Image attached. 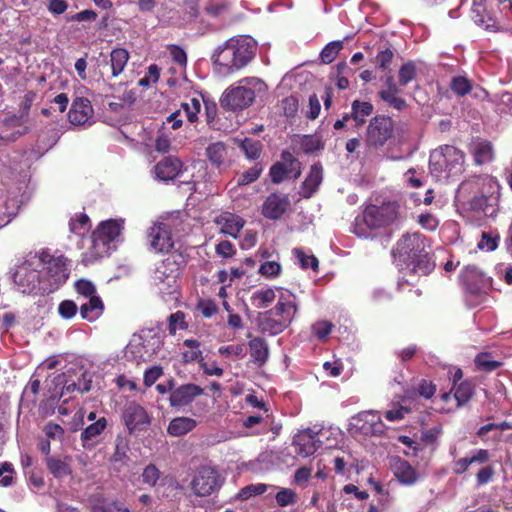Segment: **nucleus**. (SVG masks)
Listing matches in <instances>:
<instances>
[{"label": "nucleus", "instance_id": "f257e3e1", "mask_svg": "<svg viewBox=\"0 0 512 512\" xmlns=\"http://www.w3.org/2000/svg\"><path fill=\"white\" fill-rule=\"evenodd\" d=\"M428 239L419 232L405 233L392 250L395 261L406 265L407 276H426L435 268Z\"/></svg>", "mask_w": 512, "mask_h": 512}, {"label": "nucleus", "instance_id": "f03ea898", "mask_svg": "<svg viewBox=\"0 0 512 512\" xmlns=\"http://www.w3.org/2000/svg\"><path fill=\"white\" fill-rule=\"evenodd\" d=\"M256 43L250 36H238L219 46L213 56L217 72L222 75L233 74L245 67L255 56Z\"/></svg>", "mask_w": 512, "mask_h": 512}, {"label": "nucleus", "instance_id": "7ed1b4c3", "mask_svg": "<svg viewBox=\"0 0 512 512\" xmlns=\"http://www.w3.org/2000/svg\"><path fill=\"white\" fill-rule=\"evenodd\" d=\"M298 300L290 291H281L274 308L265 311L258 318L261 333L276 336L287 329L298 313Z\"/></svg>", "mask_w": 512, "mask_h": 512}, {"label": "nucleus", "instance_id": "20e7f679", "mask_svg": "<svg viewBox=\"0 0 512 512\" xmlns=\"http://www.w3.org/2000/svg\"><path fill=\"white\" fill-rule=\"evenodd\" d=\"M401 204L396 201H384L381 205H368L362 215L355 219L353 232L359 237H368V230L388 227L401 218Z\"/></svg>", "mask_w": 512, "mask_h": 512}, {"label": "nucleus", "instance_id": "39448f33", "mask_svg": "<svg viewBox=\"0 0 512 512\" xmlns=\"http://www.w3.org/2000/svg\"><path fill=\"white\" fill-rule=\"evenodd\" d=\"M464 153L452 145H444L433 150L430 154L429 169L436 177H453L464 170Z\"/></svg>", "mask_w": 512, "mask_h": 512}, {"label": "nucleus", "instance_id": "423d86ee", "mask_svg": "<svg viewBox=\"0 0 512 512\" xmlns=\"http://www.w3.org/2000/svg\"><path fill=\"white\" fill-rule=\"evenodd\" d=\"M165 254L166 257L155 265L151 277L155 285H165L170 288L185 268L187 255L180 249Z\"/></svg>", "mask_w": 512, "mask_h": 512}, {"label": "nucleus", "instance_id": "0eeeda50", "mask_svg": "<svg viewBox=\"0 0 512 512\" xmlns=\"http://www.w3.org/2000/svg\"><path fill=\"white\" fill-rule=\"evenodd\" d=\"M244 85L228 88L220 99L222 108L230 111L243 110L255 100L254 89L263 85L257 78H245L240 81Z\"/></svg>", "mask_w": 512, "mask_h": 512}, {"label": "nucleus", "instance_id": "6e6552de", "mask_svg": "<svg viewBox=\"0 0 512 512\" xmlns=\"http://www.w3.org/2000/svg\"><path fill=\"white\" fill-rule=\"evenodd\" d=\"M395 133L394 120L386 115L372 117L367 125L364 142L367 150L377 151L383 148Z\"/></svg>", "mask_w": 512, "mask_h": 512}, {"label": "nucleus", "instance_id": "1a4fd4ad", "mask_svg": "<svg viewBox=\"0 0 512 512\" xmlns=\"http://www.w3.org/2000/svg\"><path fill=\"white\" fill-rule=\"evenodd\" d=\"M121 421L130 435L146 431L152 422L147 409L136 401H128L121 413Z\"/></svg>", "mask_w": 512, "mask_h": 512}, {"label": "nucleus", "instance_id": "9d476101", "mask_svg": "<svg viewBox=\"0 0 512 512\" xmlns=\"http://www.w3.org/2000/svg\"><path fill=\"white\" fill-rule=\"evenodd\" d=\"M39 258L45 266L47 278L51 286L50 291L57 290L69 278L68 259L63 255H52L48 251H42Z\"/></svg>", "mask_w": 512, "mask_h": 512}, {"label": "nucleus", "instance_id": "9b49d317", "mask_svg": "<svg viewBox=\"0 0 512 512\" xmlns=\"http://www.w3.org/2000/svg\"><path fill=\"white\" fill-rule=\"evenodd\" d=\"M149 248L155 253H167L176 250L172 228L164 222L154 223L147 233Z\"/></svg>", "mask_w": 512, "mask_h": 512}, {"label": "nucleus", "instance_id": "f8f14e48", "mask_svg": "<svg viewBox=\"0 0 512 512\" xmlns=\"http://www.w3.org/2000/svg\"><path fill=\"white\" fill-rule=\"evenodd\" d=\"M290 174L295 179L301 175V162L291 152L284 150L281 153V161L271 166L269 175L272 183L280 184Z\"/></svg>", "mask_w": 512, "mask_h": 512}, {"label": "nucleus", "instance_id": "ddd939ff", "mask_svg": "<svg viewBox=\"0 0 512 512\" xmlns=\"http://www.w3.org/2000/svg\"><path fill=\"white\" fill-rule=\"evenodd\" d=\"M219 487V475L209 466L201 467L191 482V489L200 497L211 495Z\"/></svg>", "mask_w": 512, "mask_h": 512}, {"label": "nucleus", "instance_id": "4468645a", "mask_svg": "<svg viewBox=\"0 0 512 512\" xmlns=\"http://www.w3.org/2000/svg\"><path fill=\"white\" fill-rule=\"evenodd\" d=\"M318 433L310 428L297 433L292 441L295 452L302 457L313 455L321 446V441L317 438Z\"/></svg>", "mask_w": 512, "mask_h": 512}, {"label": "nucleus", "instance_id": "2eb2a0df", "mask_svg": "<svg viewBox=\"0 0 512 512\" xmlns=\"http://www.w3.org/2000/svg\"><path fill=\"white\" fill-rule=\"evenodd\" d=\"M290 201L287 195L271 193L262 204V215L270 220L280 219L287 211Z\"/></svg>", "mask_w": 512, "mask_h": 512}, {"label": "nucleus", "instance_id": "dca6fc26", "mask_svg": "<svg viewBox=\"0 0 512 512\" xmlns=\"http://www.w3.org/2000/svg\"><path fill=\"white\" fill-rule=\"evenodd\" d=\"M203 393L204 389L196 384H183L171 391L169 402L174 408H182L191 404L197 396Z\"/></svg>", "mask_w": 512, "mask_h": 512}, {"label": "nucleus", "instance_id": "f3484780", "mask_svg": "<svg viewBox=\"0 0 512 512\" xmlns=\"http://www.w3.org/2000/svg\"><path fill=\"white\" fill-rule=\"evenodd\" d=\"M121 229L122 225L117 220L110 219L101 222L92 236L94 247L99 244L108 247L120 235Z\"/></svg>", "mask_w": 512, "mask_h": 512}, {"label": "nucleus", "instance_id": "a211bd4d", "mask_svg": "<svg viewBox=\"0 0 512 512\" xmlns=\"http://www.w3.org/2000/svg\"><path fill=\"white\" fill-rule=\"evenodd\" d=\"M183 170V162L175 156H166L154 166L155 177L162 181H172Z\"/></svg>", "mask_w": 512, "mask_h": 512}, {"label": "nucleus", "instance_id": "6ab92c4d", "mask_svg": "<svg viewBox=\"0 0 512 512\" xmlns=\"http://www.w3.org/2000/svg\"><path fill=\"white\" fill-rule=\"evenodd\" d=\"M391 470L398 482L405 486L414 485L419 479L417 470L407 460L398 456L392 458Z\"/></svg>", "mask_w": 512, "mask_h": 512}, {"label": "nucleus", "instance_id": "aec40b11", "mask_svg": "<svg viewBox=\"0 0 512 512\" xmlns=\"http://www.w3.org/2000/svg\"><path fill=\"white\" fill-rule=\"evenodd\" d=\"M94 110L89 99L77 97L73 100L68 118L73 125H84L92 118Z\"/></svg>", "mask_w": 512, "mask_h": 512}, {"label": "nucleus", "instance_id": "412c9836", "mask_svg": "<svg viewBox=\"0 0 512 512\" xmlns=\"http://www.w3.org/2000/svg\"><path fill=\"white\" fill-rule=\"evenodd\" d=\"M323 180V168L320 163L313 164L310 171L302 182L299 195L303 198H311L318 190Z\"/></svg>", "mask_w": 512, "mask_h": 512}, {"label": "nucleus", "instance_id": "4be33fe9", "mask_svg": "<svg viewBox=\"0 0 512 512\" xmlns=\"http://www.w3.org/2000/svg\"><path fill=\"white\" fill-rule=\"evenodd\" d=\"M490 452L487 449H478L471 453V455L465 456L453 462L452 470L456 475H462L468 471L469 466L477 464H485L490 460Z\"/></svg>", "mask_w": 512, "mask_h": 512}, {"label": "nucleus", "instance_id": "5701e85b", "mask_svg": "<svg viewBox=\"0 0 512 512\" xmlns=\"http://www.w3.org/2000/svg\"><path fill=\"white\" fill-rule=\"evenodd\" d=\"M108 426V420L105 417L98 418L95 422L88 425L81 433L80 439L84 448H93L98 443L99 436Z\"/></svg>", "mask_w": 512, "mask_h": 512}, {"label": "nucleus", "instance_id": "b1692460", "mask_svg": "<svg viewBox=\"0 0 512 512\" xmlns=\"http://www.w3.org/2000/svg\"><path fill=\"white\" fill-rule=\"evenodd\" d=\"M460 281L471 294H479L483 287V275L476 266H466L461 274Z\"/></svg>", "mask_w": 512, "mask_h": 512}, {"label": "nucleus", "instance_id": "393cba45", "mask_svg": "<svg viewBox=\"0 0 512 512\" xmlns=\"http://www.w3.org/2000/svg\"><path fill=\"white\" fill-rule=\"evenodd\" d=\"M216 223L220 226V231L223 234L233 238L238 237V234L244 226V221L241 217L229 212L222 213L218 216Z\"/></svg>", "mask_w": 512, "mask_h": 512}, {"label": "nucleus", "instance_id": "a878e982", "mask_svg": "<svg viewBox=\"0 0 512 512\" xmlns=\"http://www.w3.org/2000/svg\"><path fill=\"white\" fill-rule=\"evenodd\" d=\"M252 361L259 367L266 364L269 359V345L262 337H255L248 342Z\"/></svg>", "mask_w": 512, "mask_h": 512}, {"label": "nucleus", "instance_id": "bb28decb", "mask_svg": "<svg viewBox=\"0 0 512 512\" xmlns=\"http://www.w3.org/2000/svg\"><path fill=\"white\" fill-rule=\"evenodd\" d=\"M296 137L297 144L306 155L320 152L325 148V142L319 134L297 135Z\"/></svg>", "mask_w": 512, "mask_h": 512}, {"label": "nucleus", "instance_id": "cd10ccee", "mask_svg": "<svg viewBox=\"0 0 512 512\" xmlns=\"http://www.w3.org/2000/svg\"><path fill=\"white\" fill-rule=\"evenodd\" d=\"M197 425L196 420L190 417H176L173 418L167 428L169 435L174 437L183 436L191 432Z\"/></svg>", "mask_w": 512, "mask_h": 512}, {"label": "nucleus", "instance_id": "c85d7f7f", "mask_svg": "<svg viewBox=\"0 0 512 512\" xmlns=\"http://www.w3.org/2000/svg\"><path fill=\"white\" fill-rule=\"evenodd\" d=\"M352 120L359 128L366 122V118L373 113L374 107L370 102L354 100L351 105Z\"/></svg>", "mask_w": 512, "mask_h": 512}, {"label": "nucleus", "instance_id": "c756f323", "mask_svg": "<svg viewBox=\"0 0 512 512\" xmlns=\"http://www.w3.org/2000/svg\"><path fill=\"white\" fill-rule=\"evenodd\" d=\"M104 305L99 296L89 297V301L82 304L80 307V314L83 319L88 321H94L97 319L103 311Z\"/></svg>", "mask_w": 512, "mask_h": 512}, {"label": "nucleus", "instance_id": "7c9ffc66", "mask_svg": "<svg viewBox=\"0 0 512 512\" xmlns=\"http://www.w3.org/2000/svg\"><path fill=\"white\" fill-rule=\"evenodd\" d=\"M206 156L216 168H221L227 158V148L222 142H215L206 148Z\"/></svg>", "mask_w": 512, "mask_h": 512}, {"label": "nucleus", "instance_id": "2f4dec72", "mask_svg": "<svg viewBox=\"0 0 512 512\" xmlns=\"http://www.w3.org/2000/svg\"><path fill=\"white\" fill-rule=\"evenodd\" d=\"M129 52L124 48H115L110 53L112 76H119L125 69L129 60Z\"/></svg>", "mask_w": 512, "mask_h": 512}, {"label": "nucleus", "instance_id": "473e14b6", "mask_svg": "<svg viewBox=\"0 0 512 512\" xmlns=\"http://www.w3.org/2000/svg\"><path fill=\"white\" fill-rule=\"evenodd\" d=\"M45 462L47 469L55 478H63L72 473L67 458L60 459L56 457H47Z\"/></svg>", "mask_w": 512, "mask_h": 512}, {"label": "nucleus", "instance_id": "72a5a7b5", "mask_svg": "<svg viewBox=\"0 0 512 512\" xmlns=\"http://www.w3.org/2000/svg\"><path fill=\"white\" fill-rule=\"evenodd\" d=\"M13 278L15 283L25 287L23 292L26 290L32 291L39 282L38 272L35 270L28 272L26 268H21L20 270L16 271Z\"/></svg>", "mask_w": 512, "mask_h": 512}, {"label": "nucleus", "instance_id": "f704fd0d", "mask_svg": "<svg viewBox=\"0 0 512 512\" xmlns=\"http://www.w3.org/2000/svg\"><path fill=\"white\" fill-rule=\"evenodd\" d=\"M183 345L188 348V350L182 352V360L184 363L191 362H202V351L199 349L200 342L196 339H185L183 341Z\"/></svg>", "mask_w": 512, "mask_h": 512}, {"label": "nucleus", "instance_id": "c9c22d12", "mask_svg": "<svg viewBox=\"0 0 512 512\" xmlns=\"http://www.w3.org/2000/svg\"><path fill=\"white\" fill-rule=\"evenodd\" d=\"M128 451V441L121 436H117L115 440V450L111 456V462L120 463L122 466L127 465L129 461Z\"/></svg>", "mask_w": 512, "mask_h": 512}, {"label": "nucleus", "instance_id": "e433bc0d", "mask_svg": "<svg viewBox=\"0 0 512 512\" xmlns=\"http://www.w3.org/2000/svg\"><path fill=\"white\" fill-rule=\"evenodd\" d=\"M91 512H129V509L118 501L109 502L103 498H98L92 503Z\"/></svg>", "mask_w": 512, "mask_h": 512}, {"label": "nucleus", "instance_id": "4c0bfd02", "mask_svg": "<svg viewBox=\"0 0 512 512\" xmlns=\"http://www.w3.org/2000/svg\"><path fill=\"white\" fill-rule=\"evenodd\" d=\"M480 181L479 177H473L466 181H463L458 188V197L464 200H469L473 195L480 192Z\"/></svg>", "mask_w": 512, "mask_h": 512}, {"label": "nucleus", "instance_id": "58836bf2", "mask_svg": "<svg viewBox=\"0 0 512 512\" xmlns=\"http://www.w3.org/2000/svg\"><path fill=\"white\" fill-rule=\"evenodd\" d=\"M454 397L458 405L467 403L474 394V385L470 381H462L459 385L453 386Z\"/></svg>", "mask_w": 512, "mask_h": 512}, {"label": "nucleus", "instance_id": "ea45409f", "mask_svg": "<svg viewBox=\"0 0 512 512\" xmlns=\"http://www.w3.org/2000/svg\"><path fill=\"white\" fill-rule=\"evenodd\" d=\"M450 89L458 97H464L472 90V82L465 76H455L451 79Z\"/></svg>", "mask_w": 512, "mask_h": 512}, {"label": "nucleus", "instance_id": "a19ab883", "mask_svg": "<svg viewBox=\"0 0 512 512\" xmlns=\"http://www.w3.org/2000/svg\"><path fill=\"white\" fill-rule=\"evenodd\" d=\"M474 362L478 369L485 372H492L502 366V362L492 360L491 354L488 352L476 355Z\"/></svg>", "mask_w": 512, "mask_h": 512}, {"label": "nucleus", "instance_id": "79ce46f5", "mask_svg": "<svg viewBox=\"0 0 512 512\" xmlns=\"http://www.w3.org/2000/svg\"><path fill=\"white\" fill-rule=\"evenodd\" d=\"M417 76V68L414 61H407L401 65L398 71L399 85L406 86Z\"/></svg>", "mask_w": 512, "mask_h": 512}, {"label": "nucleus", "instance_id": "37998d69", "mask_svg": "<svg viewBox=\"0 0 512 512\" xmlns=\"http://www.w3.org/2000/svg\"><path fill=\"white\" fill-rule=\"evenodd\" d=\"M263 172V165L259 162L239 175L237 179L238 186H245L255 182Z\"/></svg>", "mask_w": 512, "mask_h": 512}, {"label": "nucleus", "instance_id": "c03bdc74", "mask_svg": "<svg viewBox=\"0 0 512 512\" xmlns=\"http://www.w3.org/2000/svg\"><path fill=\"white\" fill-rule=\"evenodd\" d=\"M268 489V485L264 483L250 484L239 490L236 498L241 501H246L253 496L262 495Z\"/></svg>", "mask_w": 512, "mask_h": 512}, {"label": "nucleus", "instance_id": "a18cd8bd", "mask_svg": "<svg viewBox=\"0 0 512 512\" xmlns=\"http://www.w3.org/2000/svg\"><path fill=\"white\" fill-rule=\"evenodd\" d=\"M276 298L275 291L271 288L257 290L252 294V301L258 308L268 307Z\"/></svg>", "mask_w": 512, "mask_h": 512}, {"label": "nucleus", "instance_id": "49530a36", "mask_svg": "<svg viewBox=\"0 0 512 512\" xmlns=\"http://www.w3.org/2000/svg\"><path fill=\"white\" fill-rule=\"evenodd\" d=\"M342 49L343 43L341 41H332L328 43L320 53L322 62L325 64H330L335 60Z\"/></svg>", "mask_w": 512, "mask_h": 512}, {"label": "nucleus", "instance_id": "de8ad7c7", "mask_svg": "<svg viewBox=\"0 0 512 512\" xmlns=\"http://www.w3.org/2000/svg\"><path fill=\"white\" fill-rule=\"evenodd\" d=\"M293 254L303 269L311 268L313 271L318 270L319 261L314 255H306L301 248L293 249Z\"/></svg>", "mask_w": 512, "mask_h": 512}, {"label": "nucleus", "instance_id": "09e8293b", "mask_svg": "<svg viewBox=\"0 0 512 512\" xmlns=\"http://www.w3.org/2000/svg\"><path fill=\"white\" fill-rule=\"evenodd\" d=\"M241 149L244 151L248 159L256 160L261 155L262 144L260 143V141L246 138L241 143Z\"/></svg>", "mask_w": 512, "mask_h": 512}, {"label": "nucleus", "instance_id": "8fccbe9b", "mask_svg": "<svg viewBox=\"0 0 512 512\" xmlns=\"http://www.w3.org/2000/svg\"><path fill=\"white\" fill-rule=\"evenodd\" d=\"M181 108L186 114V117L190 123H194L198 120V113L201 109L200 100L196 97H193L189 100V102H183L181 104Z\"/></svg>", "mask_w": 512, "mask_h": 512}, {"label": "nucleus", "instance_id": "3c124183", "mask_svg": "<svg viewBox=\"0 0 512 512\" xmlns=\"http://www.w3.org/2000/svg\"><path fill=\"white\" fill-rule=\"evenodd\" d=\"M437 387L433 381L428 379H420L415 387L418 396L424 399H431L436 393Z\"/></svg>", "mask_w": 512, "mask_h": 512}, {"label": "nucleus", "instance_id": "603ef678", "mask_svg": "<svg viewBox=\"0 0 512 512\" xmlns=\"http://www.w3.org/2000/svg\"><path fill=\"white\" fill-rule=\"evenodd\" d=\"M188 324L185 321V314L182 311L172 313L168 318V330L171 335H175L178 329H187Z\"/></svg>", "mask_w": 512, "mask_h": 512}, {"label": "nucleus", "instance_id": "864d4df0", "mask_svg": "<svg viewBox=\"0 0 512 512\" xmlns=\"http://www.w3.org/2000/svg\"><path fill=\"white\" fill-rule=\"evenodd\" d=\"M280 107L286 117L293 118L298 112L299 100L296 96L290 95L281 100Z\"/></svg>", "mask_w": 512, "mask_h": 512}, {"label": "nucleus", "instance_id": "5fc2aeb1", "mask_svg": "<svg viewBox=\"0 0 512 512\" xmlns=\"http://www.w3.org/2000/svg\"><path fill=\"white\" fill-rule=\"evenodd\" d=\"M90 225V219L87 214L81 213L76 218L71 219L69 228L72 233L83 234Z\"/></svg>", "mask_w": 512, "mask_h": 512}, {"label": "nucleus", "instance_id": "6e6d98bb", "mask_svg": "<svg viewBox=\"0 0 512 512\" xmlns=\"http://www.w3.org/2000/svg\"><path fill=\"white\" fill-rule=\"evenodd\" d=\"M160 476L161 472L154 464L147 465L141 475L143 483L150 487H154L157 484Z\"/></svg>", "mask_w": 512, "mask_h": 512}, {"label": "nucleus", "instance_id": "4d7b16f0", "mask_svg": "<svg viewBox=\"0 0 512 512\" xmlns=\"http://www.w3.org/2000/svg\"><path fill=\"white\" fill-rule=\"evenodd\" d=\"M333 327L334 325L331 322L322 320L313 324L312 331L318 340L325 341L332 332Z\"/></svg>", "mask_w": 512, "mask_h": 512}, {"label": "nucleus", "instance_id": "13d9d810", "mask_svg": "<svg viewBox=\"0 0 512 512\" xmlns=\"http://www.w3.org/2000/svg\"><path fill=\"white\" fill-rule=\"evenodd\" d=\"M393 58H394L393 50L390 48H386L377 53L373 62L376 64L377 68L385 71V70L389 69V66L392 63Z\"/></svg>", "mask_w": 512, "mask_h": 512}, {"label": "nucleus", "instance_id": "bf43d9fd", "mask_svg": "<svg viewBox=\"0 0 512 512\" xmlns=\"http://www.w3.org/2000/svg\"><path fill=\"white\" fill-rule=\"evenodd\" d=\"M275 499L280 507H285L296 502V493L292 489L282 488L276 494Z\"/></svg>", "mask_w": 512, "mask_h": 512}, {"label": "nucleus", "instance_id": "052dcab7", "mask_svg": "<svg viewBox=\"0 0 512 512\" xmlns=\"http://www.w3.org/2000/svg\"><path fill=\"white\" fill-rule=\"evenodd\" d=\"M488 200V197L484 194L477 193L467 200V202L473 211L487 213Z\"/></svg>", "mask_w": 512, "mask_h": 512}, {"label": "nucleus", "instance_id": "680f3d73", "mask_svg": "<svg viewBox=\"0 0 512 512\" xmlns=\"http://www.w3.org/2000/svg\"><path fill=\"white\" fill-rule=\"evenodd\" d=\"M280 272L281 265L277 261H266L259 268V273L267 278H275Z\"/></svg>", "mask_w": 512, "mask_h": 512}, {"label": "nucleus", "instance_id": "e2e57ef3", "mask_svg": "<svg viewBox=\"0 0 512 512\" xmlns=\"http://www.w3.org/2000/svg\"><path fill=\"white\" fill-rule=\"evenodd\" d=\"M15 471L13 465L9 462H4L0 465V485L8 487L13 482V475Z\"/></svg>", "mask_w": 512, "mask_h": 512}, {"label": "nucleus", "instance_id": "0e129e2a", "mask_svg": "<svg viewBox=\"0 0 512 512\" xmlns=\"http://www.w3.org/2000/svg\"><path fill=\"white\" fill-rule=\"evenodd\" d=\"M495 476V469L492 465H486L482 467L476 473V483L477 486H483L492 481Z\"/></svg>", "mask_w": 512, "mask_h": 512}, {"label": "nucleus", "instance_id": "69168bd1", "mask_svg": "<svg viewBox=\"0 0 512 512\" xmlns=\"http://www.w3.org/2000/svg\"><path fill=\"white\" fill-rule=\"evenodd\" d=\"M499 239L497 235L492 236L490 233L483 232L477 246L480 250L494 251L498 246Z\"/></svg>", "mask_w": 512, "mask_h": 512}, {"label": "nucleus", "instance_id": "338daca9", "mask_svg": "<svg viewBox=\"0 0 512 512\" xmlns=\"http://www.w3.org/2000/svg\"><path fill=\"white\" fill-rule=\"evenodd\" d=\"M419 347L416 344H411L407 347L400 349L396 355L402 364L411 361L419 353Z\"/></svg>", "mask_w": 512, "mask_h": 512}, {"label": "nucleus", "instance_id": "774afa93", "mask_svg": "<svg viewBox=\"0 0 512 512\" xmlns=\"http://www.w3.org/2000/svg\"><path fill=\"white\" fill-rule=\"evenodd\" d=\"M197 309L205 318H211L218 312V306L213 300H201L197 304Z\"/></svg>", "mask_w": 512, "mask_h": 512}]
</instances>
